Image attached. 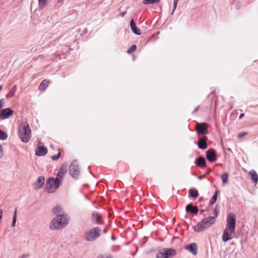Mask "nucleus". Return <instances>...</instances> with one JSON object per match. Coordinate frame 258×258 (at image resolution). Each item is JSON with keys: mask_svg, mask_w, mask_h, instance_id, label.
I'll use <instances>...</instances> for the list:
<instances>
[{"mask_svg": "<svg viewBox=\"0 0 258 258\" xmlns=\"http://www.w3.org/2000/svg\"><path fill=\"white\" fill-rule=\"evenodd\" d=\"M61 208L59 206H55L52 209V213L53 214L56 215L60 213Z\"/></svg>", "mask_w": 258, "mask_h": 258, "instance_id": "nucleus-29", "label": "nucleus"}, {"mask_svg": "<svg viewBox=\"0 0 258 258\" xmlns=\"http://www.w3.org/2000/svg\"><path fill=\"white\" fill-rule=\"evenodd\" d=\"M215 213H216V215H217V212H216V210H215Z\"/></svg>", "mask_w": 258, "mask_h": 258, "instance_id": "nucleus-53", "label": "nucleus"}, {"mask_svg": "<svg viewBox=\"0 0 258 258\" xmlns=\"http://www.w3.org/2000/svg\"><path fill=\"white\" fill-rule=\"evenodd\" d=\"M131 27L134 33L137 35H140L141 34L140 29L136 26L133 19L131 21Z\"/></svg>", "mask_w": 258, "mask_h": 258, "instance_id": "nucleus-18", "label": "nucleus"}, {"mask_svg": "<svg viewBox=\"0 0 258 258\" xmlns=\"http://www.w3.org/2000/svg\"><path fill=\"white\" fill-rule=\"evenodd\" d=\"M7 138V134L5 132L0 130V140H6Z\"/></svg>", "mask_w": 258, "mask_h": 258, "instance_id": "nucleus-31", "label": "nucleus"}, {"mask_svg": "<svg viewBox=\"0 0 258 258\" xmlns=\"http://www.w3.org/2000/svg\"><path fill=\"white\" fill-rule=\"evenodd\" d=\"M176 254V252L173 248H163L157 252L156 257V258H171Z\"/></svg>", "mask_w": 258, "mask_h": 258, "instance_id": "nucleus-5", "label": "nucleus"}, {"mask_svg": "<svg viewBox=\"0 0 258 258\" xmlns=\"http://www.w3.org/2000/svg\"><path fill=\"white\" fill-rule=\"evenodd\" d=\"M47 0H38V5L40 9H43L46 5Z\"/></svg>", "mask_w": 258, "mask_h": 258, "instance_id": "nucleus-30", "label": "nucleus"}, {"mask_svg": "<svg viewBox=\"0 0 258 258\" xmlns=\"http://www.w3.org/2000/svg\"><path fill=\"white\" fill-rule=\"evenodd\" d=\"M234 232H228L227 229H225L223 232L222 239L224 242L232 239L234 237Z\"/></svg>", "mask_w": 258, "mask_h": 258, "instance_id": "nucleus-13", "label": "nucleus"}, {"mask_svg": "<svg viewBox=\"0 0 258 258\" xmlns=\"http://www.w3.org/2000/svg\"><path fill=\"white\" fill-rule=\"evenodd\" d=\"M103 232L104 233L106 234L107 232V229L106 228H105L103 230Z\"/></svg>", "mask_w": 258, "mask_h": 258, "instance_id": "nucleus-47", "label": "nucleus"}, {"mask_svg": "<svg viewBox=\"0 0 258 258\" xmlns=\"http://www.w3.org/2000/svg\"><path fill=\"white\" fill-rule=\"evenodd\" d=\"M18 136L21 141L28 143L31 138V131L27 122H23L19 127Z\"/></svg>", "mask_w": 258, "mask_h": 258, "instance_id": "nucleus-2", "label": "nucleus"}, {"mask_svg": "<svg viewBox=\"0 0 258 258\" xmlns=\"http://www.w3.org/2000/svg\"><path fill=\"white\" fill-rule=\"evenodd\" d=\"M47 153V149L42 143H38L35 150V155L37 156H43Z\"/></svg>", "mask_w": 258, "mask_h": 258, "instance_id": "nucleus-9", "label": "nucleus"}, {"mask_svg": "<svg viewBox=\"0 0 258 258\" xmlns=\"http://www.w3.org/2000/svg\"><path fill=\"white\" fill-rule=\"evenodd\" d=\"M91 220L92 223L95 224L100 225L104 223L101 214L97 211L92 212Z\"/></svg>", "mask_w": 258, "mask_h": 258, "instance_id": "nucleus-8", "label": "nucleus"}, {"mask_svg": "<svg viewBox=\"0 0 258 258\" xmlns=\"http://www.w3.org/2000/svg\"><path fill=\"white\" fill-rule=\"evenodd\" d=\"M178 2V0H173V10H172V12L171 13L172 15L173 14V13L175 12V11L176 9Z\"/></svg>", "mask_w": 258, "mask_h": 258, "instance_id": "nucleus-35", "label": "nucleus"}, {"mask_svg": "<svg viewBox=\"0 0 258 258\" xmlns=\"http://www.w3.org/2000/svg\"><path fill=\"white\" fill-rule=\"evenodd\" d=\"M249 174L251 176L252 179L257 182L258 180V175L254 170H251L249 172Z\"/></svg>", "mask_w": 258, "mask_h": 258, "instance_id": "nucleus-25", "label": "nucleus"}, {"mask_svg": "<svg viewBox=\"0 0 258 258\" xmlns=\"http://www.w3.org/2000/svg\"><path fill=\"white\" fill-rule=\"evenodd\" d=\"M229 174L227 172L223 173L221 175V179L222 180L223 184H225L228 182Z\"/></svg>", "mask_w": 258, "mask_h": 258, "instance_id": "nucleus-26", "label": "nucleus"}, {"mask_svg": "<svg viewBox=\"0 0 258 258\" xmlns=\"http://www.w3.org/2000/svg\"><path fill=\"white\" fill-rule=\"evenodd\" d=\"M215 213H216V215H217V212H216V210H215Z\"/></svg>", "mask_w": 258, "mask_h": 258, "instance_id": "nucleus-54", "label": "nucleus"}, {"mask_svg": "<svg viewBox=\"0 0 258 258\" xmlns=\"http://www.w3.org/2000/svg\"><path fill=\"white\" fill-rule=\"evenodd\" d=\"M4 106V99H0V109L2 108Z\"/></svg>", "mask_w": 258, "mask_h": 258, "instance_id": "nucleus-41", "label": "nucleus"}, {"mask_svg": "<svg viewBox=\"0 0 258 258\" xmlns=\"http://www.w3.org/2000/svg\"><path fill=\"white\" fill-rule=\"evenodd\" d=\"M69 173L73 178H77L78 177L80 169L76 160L73 161L69 167Z\"/></svg>", "mask_w": 258, "mask_h": 258, "instance_id": "nucleus-7", "label": "nucleus"}, {"mask_svg": "<svg viewBox=\"0 0 258 258\" xmlns=\"http://www.w3.org/2000/svg\"><path fill=\"white\" fill-rule=\"evenodd\" d=\"M205 177V175H200V176H199L198 178L200 179H202L203 178H204Z\"/></svg>", "mask_w": 258, "mask_h": 258, "instance_id": "nucleus-44", "label": "nucleus"}, {"mask_svg": "<svg viewBox=\"0 0 258 258\" xmlns=\"http://www.w3.org/2000/svg\"><path fill=\"white\" fill-rule=\"evenodd\" d=\"M247 134V133H245V132H243L241 134H240L239 135H238V138L240 139L242 137H243L244 136H245Z\"/></svg>", "mask_w": 258, "mask_h": 258, "instance_id": "nucleus-40", "label": "nucleus"}, {"mask_svg": "<svg viewBox=\"0 0 258 258\" xmlns=\"http://www.w3.org/2000/svg\"><path fill=\"white\" fill-rule=\"evenodd\" d=\"M63 1V0H58V2H62Z\"/></svg>", "mask_w": 258, "mask_h": 258, "instance_id": "nucleus-52", "label": "nucleus"}, {"mask_svg": "<svg viewBox=\"0 0 258 258\" xmlns=\"http://www.w3.org/2000/svg\"><path fill=\"white\" fill-rule=\"evenodd\" d=\"M218 192H219L218 190L215 191L214 195H213L212 199L210 201V204L213 205L215 203V202H216V201L217 200Z\"/></svg>", "mask_w": 258, "mask_h": 258, "instance_id": "nucleus-28", "label": "nucleus"}, {"mask_svg": "<svg viewBox=\"0 0 258 258\" xmlns=\"http://www.w3.org/2000/svg\"><path fill=\"white\" fill-rule=\"evenodd\" d=\"M202 221L204 223L205 225L208 228L215 223V218L214 217H209L204 218Z\"/></svg>", "mask_w": 258, "mask_h": 258, "instance_id": "nucleus-16", "label": "nucleus"}, {"mask_svg": "<svg viewBox=\"0 0 258 258\" xmlns=\"http://www.w3.org/2000/svg\"><path fill=\"white\" fill-rule=\"evenodd\" d=\"M101 232L99 227L91 228L84 233V238L88 242L93 241L100 236Z\"/></svg>", "mask_w": 258, "mask_h": 258, "instance_id": "nucleus-3", "label": "nucleus"}, {"mask_svg": "<svg viewBox=\"0 0 258 258\" xmlns=\"http://www.w3.org/2000/svg\"><path fill=\"white\" fill-rule=\"evenodd\" d=\"M17 221V211L16 210L15 211L13 217V221L11 224L12 227H15L16 225V223Z\"/></svg>", "mask_w": 258, "mask_h": 258, "instance_id": "nucleus-32", "label": "nucleus"}, {"mask_svg": "<svg viewBox=\"0 0 258 258\" xmlns=\"http://www.w3.org/2000/svg\"><path fill=\"white\" fill-rule=\"evenodd\" d=\"M66 173V167H63L62 165L60 167L59 169L58 173H57L56 177L55 178H57V180L61 181V179L63 178L64 175Z\"/></svg>", "mask_w": 258, "mask_h": 258, "instance_id": "nucleus-19", "label": "nucleus"}, {"mask_svg": "<svg viewBox=\"0 0 258 258\" xmlns=\"http://www.w3.org/2000/svg\"><path fill=\"white\" fill-rule=\"evenodd\" d=\"M111 239H112V240H114V236H112L111 237Z\"/></svg>", "mask_w": 258, "mask_h": 258, "instance_id": "nucleus-51", "label": "nucleus"}, {"mask_svg": "<svg viewBox=\"0 0 258 258\" xmlns=\"http://www.w3.org/2000/svg\"><path fill=\"white\" fill-rule=\"evenodd\" d=\"M186 211L190 212L193 214H197L199 210L197 206H193L191 204H188L186 207Z\"/></svg>", "mask_w": 258, "mask_h": 258, "instance_id": "nucleus-22", "label": "nucleus"}, {"mask_svg": "<svg viewBox=\"0 0 258 258\" xmlns=\"http://www.w3.org/2000/svg\"><path fill=\"white\" fill-rule=\"evenodd\" d=\"M207 228L202 220L194 227L195 231L198 232L203 231Z\"/></svg>", "mask_w": 258, "mask_h": 258, "instance_id": "nucleus-17", "label": "nucleus"}, {"mask_svg": "<svg viewBox=\"0 0 258 258\" xmlns=\"http://www.w3.org/2000/svg\"><path fill=\"white\" fill-rule=\"evenodd\" d=\"M236 219L233 213H230L226 218V227L231 232H234L236 228Z\"/></svg>", "mask_w": 258, "mask_h": 258, "instance_id": "nucleus-6", "label": "nucleus"}, {"mask_svg": "<svg viewBox=\"0 0 258 258\" xmlns=\"http://www.w3.org/2000/svg\"><path fill=\"white\" fill-rule=\"evenodd\" d=\"M195 163L197 166L201 168H204L206 166L205 159L203 157H199V158H198L196 159Z\"/></svg>", "mask_w": 258, "mask_h": 258, "instance_id": "nucleus-20", "label": "nucleus"}, {"mask_svg": "<svg viewBox=\"0 0 258 258\" xmlns=\"http://www.w3.org/2000/svg\"><path fill=\"white\" fill-rule=\"evenodd\" d=\"M49 82V81L47 80H43L39 86V89L41 91L46 89L48 86Z\"/></svg>", "mask_w": 258, "mask_h": 258, "instance_id": "nucleus-23", "label": "nucleus"}, {"mask_svg": "<svg viewBox=\"0 0 258 258\" xmlns=\"http://www.w3.org/2000/svg\"><path fill=\"white\" fill-rule=\"evenodd\" d=\"M199 108V107H197L195 109L194 111H195V112H196V111L198 110Z\"/></svg>", "mask_w": 258, "mask_h": 258, "instance_id": "nucleus-49", "label": "nucleus"}, {"mask_svg": "<svg viewBox=\"0 0 258 258\" xmlns=\"http://www.w3.org/2000/svg\"><path fill=\"white\" fill-rule=\"evenodd\" d=\"M60 182L57 178H49L45 184V190L48 193L54 192L59 186Z\"/></svg>", "mask_w": 258, "mask_h": 258, "instance_id": "nucleus-4", "label": "nucleus"}, {"mask_svg": "<svg viewBox=\"0 0 258 258\" xmlns=\"http://www.w3.org/2000/svg\"><path fill=\"white\" fill-rule=\"evenodd\" d=\"M160 0H143V4L144 5H154L159 3Z\"/></svg>", "mask_w": 258, "mask_h": 258, "instance_id": "nucleus-24", "label": "nucleus"}, {"mask_svg": "<svg viewBox=\"0 0 258 258\" xmlns=\"http://www.w3.org/2000/svg\"><path fill=\"white\" fill-rule=\"evenodd\" d=\"M29 256L28 254L22 255L20 258H27Z\"/></svg>", "mask_w": 258, "mask_h": 258, "instance_id": "nucleus-43", "label": "nucleus"}, {"mask_svg": "<svg viewBox=\"0 0 258 258\" xmlns=\"http://www.w3.org/2000/svg\"><path fill=\"white\" fill-rule=\"evenodd\" d=\"M120 249V246L119 245H114L111 247V251L113 252L118 251Z\"/></svg>", "mask_w": 258, "mask_h": 258, "instance_id": "nucleus-34", "label": "nucleus"}, {"mask_svg": "<svg viewBox=\"0 0 258 258\" xmlns=\"http://www.w3.org/2000/svg\"><path fill=\"white\" fill-rule=\"evenodd\" d=\"M196 131L198 134L206 135L208 132L207 124L206 123H198Z\"/></svg>", "mask_w": 258, "mask_h": 258, "instance_id": "nucleus-11", "label": "nucleus"}, {"mask_svg": "<svg viewBox=\"0 0 258 258\" xmlns=\"http://www.w3.org/2000/svg\"><path fill=\"white\" fill-rule=\"evenodd\" d=\"M45 181L43 176H39L36 181L34 183V187L36 189H39L42 187Z\"/></svg>", "mask_w": 258, "mask_h": 258, "instance_id": "nucleus-14", "label": "nucleus"}, {"mask_svg": "<svg viewBox=\"0 0 258 258\" xmlns=\"http://www.w3.org/2000/svg\"><path fill=\"white\" fill-rule=\"evenodd\" d=\"M207 138L205 137L201 139L198 143V146L199 148L201 149H206L207 148V144L206 143Z\"/></svg>", "mask_w": 258, "mask_h": 258, "instance_id": "nucleus-21", "label": "nucleus"}, {"mask_svg": "<svg viewBox=\"0 0 258 258\" xmlns=\"http://www.w3.org/2000/svg\"><path fill=\"white\" fill-rule=\"evenodd\" d=\"M97 258H112V256L110 254H107L106 255L99 256Z\"/></svg>", "mask_w": 258, "mask_h": 258, "instance_id": "nucleus-38", "label": "nucleus"}, {"mask_svg": "<svg viewBox=\"0 0 258 258\" xmlns=\"http://www.w3.org/2000/svg\"><path fill=\"white\" fill-rule=\"evenodd\" d=\"M244 113H241L239 117V119H241L244 116Z\"/></svg>", "mask_w": 258, "mask_h": 258, "instance_id": "nucleus-46", "label": "nucleus"}, {"mask_svg": "<svg viewBox=\"0 0 258 258\" xmlns=\"http://www.w3.org/2000/svg\"><path fill=\"white\" fill-rule=\"evenodd\" d=\"M126 14V11H124L123 12H122L121 14V17H124L125 16V15Z\"/></svg>", "mask_w": 258, "mask_h": 258, "instance_id": "nucleus-45", "label": "nucleus"}, {"mask_svg": "<svg viewBox=\"0 0 258 258\" xmlns=\"http://www.w3.org/2000/svg\"><path fill=\"white\" fill-rule=\"evenodd\" d=\"M3 214V210L2 209H0V222L1 221V219L2 218Z\"/></svg>", "mask_w": 258, "mask_h": 258, "instance_id": "nucleus-42", "label": "nucleus"}, {"mask_svg": "<svg viewBox=\"0 0 258 258\" xmlns=\"http://www.w3.org/2000/svg\"><path fill=\"white\" fill-rule=\"evenodd\" d=\"M189 194L191 197L197 198L199 196V193L197 190L190 189L189 190Z\"/></svg>", "mask_w": 258, "mask_h": 258, "instance_id": "nucleus-27", "label": "nucleus"}, {"mask_svg": "<svg viewBox=\"0 0 258 258\" xmlns=\"http://www.w3.org/2000/svg\"><path fill=\"white\" fill-rule=\"evenodd\" d=\"M2 89V86H0V92L1 91Z\"/></svg>", "mask_w": 258, "mask_h": 258, "instance_id": "nucleus-50", "label": "nucleus"}, {"mask_svg": "<svg viewBox=\"0 0 258 258\" xmlns=\"http://www.w3.org/2000/svg\"><path fill=\"white\" fill-rule=\"evenodd\" d=\"M60 155H61L60 152H58L57 155L52 156L51 159L53 161H55L59 158V157L60 156Z\"/></svg>", "mask_w": 258, "mask_h": 258, "instance_id": "nucleus-36", "label": "nucleus"}, {"mask_svg": "<svg viewBox=\"0 0 258 258\" xmlns=\"http://www.w3.org/2000/svg\"><path fill=\"white\" fill-rule=\"evenodd\" d=\"M206 158L210 162H214L217 159L216 151L213 149H210L206 152Z\"/></svg>", "mask_w": 258, "mask_h": 258, "instance_id": "nucleus-10", "label": "nucleus"}, {"mask_svg": "<svg viewBox=\"0 0 258 258\" xmlns=\"http://www.w3.org/2000/svg\"><path fill=\"white\" fill-rule=\"evenodd\" d=\"M185 249L190 252L194 255L197 254L198 247L197 245L195 243H192L187 245Z\"/></svg>", "mask_w": 258, "mask_h": 258, "instance_id": "nucleus-15", "label": "nucleus"}, {"mask_svg": "<svg viewBox=\"0 0 258 258\" xmlns=\"http://www.w3.org/2000/svg\"><path fill=\"white\" fill-rule=\"evenodd\" d=\"M137 48V46L135 45H133L131 46L127 50V52L128 54L132 53L134 52Z\"/></svg>", "mask_w": 258, "mask_h": 258, "instance_id": "nucleus-33", "label": "nucleus"}, {"mask_svg": "<svg viewBox=\"0 0 258 258\" xmlns=\"http://www.w3.org/2000/svg\"><path fill=\"white\" fill-rule=\"evenodd\" d=\"M13 114V111L10 108L4 109L0 111V118L5 119L10 117Z\"/></svg>", "mask_w": 258, "mask_h": 258, "instance_id": "nucleus-12", "label": "nucleus"}, {"mask_svg": "<svg viewBox=\"0 0 258 258\" xmlns=\"http://www.w3.org/2000/svg\"><path fill=\"white\" fill-rule=\"evenodd\" d=\"M14 92L12 93L10 92L8 94L6 95V98L8 99L11 98L14 96Z\"/></svg>", "mask_w": 258, "mask_h": 258, "instance_id": "nucleus-37", "label": "nucleus"}, {"mask_svg": "<svg viewBox=\"0 0 258 258\" xmlns=\"http://www.w3.org/2000/svg\"><path fill=\"white\" fill-rule=\"evenodd\" d=\"M68 223L67 216L64 214H60L52 219L50 223V228L56 230L65 227Z\"/></svg>", "mask_w": 258, "mask_h": 258, "instance_id": "nucleus-1", "label": "nucleus"}, {"mask_svg": "<svg viewBox=\"0 0 258 258\" xmlns=\"http://www.w3.org/2000/svg\"><path fill=\"white\" fill-rule=\"evenodd\" d=\"M204 212H205L204 210H201L200 214H201L203 213Z\"/></svg>", "mask_w": 258, "mask_h": 258, "instance_id": "nucleus-48", "label": "nucleus"}, {"mask_svg": "<svg viewBox=\"0 0 258 258\" xmlns=\"http://www.w3.org/2000/svg\"><path fill=\"white\" fill-rule=\"evenodd\" d=\"M4 156V152L2 145L0 144V158H2Z\"/></svg>", "mask_w": 258, "mask_h": 258, "instance_id": "nucleus-39", "label": "nucleus"}]
</instances>
